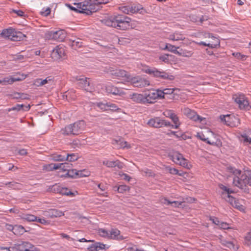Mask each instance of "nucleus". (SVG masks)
I'll use <instances>...</instances> for the list:
<instances>
[{"label": "nucleus", "mask_w": 251, "mask_h": 251, "mask_svg": "<svg viewBox=\"0 0 251 251\" xmlns=\"http://www.w3.org/2000/svg\"><path fill=\"white\" fill-rule=\"evenodd\" d=\"M144 95L146 104L154 103L156 99H160L158 89L145 92Z\"/></svg>", "instance_id": "9d476101"}, {"label": "nucleus", "mask_w": 251, "mask_h": 251, "mask_svg": "<svg viewBox=\"0 0 251 251\" xmlns=\"http://www.w3.org/2000/svg\"><path fill=\"white\" fill-rule=\"evenodd\" d=\"M24 219L28 222H34L37 220V217L33 215H26Z\"/></svg>", "instance_id": "de8ad7c7"}, {"label": "nucleus", "mask_w": 251, "mask_h": 251, "mask_svg": "<svg viewBox=\"0 0 251 251\" xmlns=\"http://www.w3.org/2000/svg\"><path fill=\"white\" fill-rule=\"evenodd\" d=\"M169 55L168 54H164L161 56H160L159 58L160 60L162 61L165 63H168L170 61V59H169Z\"/></svg>", "instance_id": "bf43d9fd"}, {"label": "nucleus", "mask_w": 251, "mask_h": 251, "mask_svg": "<svg viewBox=\"0 0 251 251\" xmlns=\"http://www.w3.org/2000/svg\"><path fill=\"white\" fill-rule=\"evenodd\" d=\"M219 227L220 228L223 229H229L230 227L229 226V225L226 223L221 221L220 224L219 226Z\"/></svg>", "instance_id": "e2e57ef3"}, {"label": "nucleus", "mask_w": 251, "mask_h": 251, "mask_svg": "<svg viewBox=\"0 0 251 251\" xmlns=\"http://www.w3.org/2000/svg\"><path fill=\"white\" fill-rule=\"evenodd\" d=\"M147 124L151 127L159 128L170 125V122L159 117H155L149 120Z\"/></svg>", "instance_id": "9b49d317"}, {"label": "nucleus", "mask_w": 251, "mask_h": 251, "mask_svg": "<svg viewBox=\"0 0 251 251\" xmlns=\"http://www.w3.org/2000/svg\"><path fill=\"white\" fill-rule=\"evenodd\" d=\"M106 92L114 96H122L125 94L122 90L111 85H107L105 87Z\"/></svg>", "instance_id": "aec40b11"}, {"label": "nucleus", "mask_w": 251, "mask_h": 251, "mask_svg": "<svg viewBox=\"0 0 251 251\" xmlns=\"http://www.w3.org/2000/svg\"><path fill=\"white\" fill-rule=\"evenodd\" d=\"M166 169L169 171V173L173 175H178L180 176H182L181 174L178 173V171L176 168H173L170 167H167Z\"/></svg>", "instance_id": "09e8293b"}, {"label": "nucleus", "mask_w": 251, "mask_h": 251, "mask_svg": "<svg viewBox=\"0 0 251 251\" xmlns=\"http://www.w3.org/2000/svg\"><path fill=\"white\" fill-rule=\"evenodd\" d=\"M164 49L175 54H179V52L177 50V49H178V47H176V46L171 44H166Z\"/></svg>", "instance_id": "ea45409f"}, {"label": "nucleus", "mask_w": 251, "mask_h": 251, "mask_svg": "<svg viewBox=\"0 0 251 251\" xmlns=\"http://www.w3.org/2000/svg\"><path fill=\"white\" fill-rule=\"evenodd\" d=\"M131 21L130 18L123 14L113 15L101 20L102 23L106 25L120 30L129 28Z\"/></svg>", "instance_id": "f03ea898"}, {"label": "nucleus", "mask_w": 251, "mask_h": 251, "mask_svg": "<svg viewBox=\"0 0 251 251\" xmlns=\"http://www.w3.org/2000/svg\"><path fill=\"white\" fill-rule=\"evenodd\" d=\"M245 244L248 246H251V231L245 238Z\"/></svg>", "instance_id": "3c124183"}, {"label": "nucleus", "mask_w": 251, "mask_h": 251, "mask_svg": "<svg viewBox=\"0 0 251 251\" xmlns=\"http://www.w3.org/2000/svg\"><path fill=\"white\" fill-rule=\"evenodd\" d=\"M24 104H17L16 106L12 107L11 108H9L8 111H10L12 110L20 111L22 108L24 107Z\"/></svg>", "instance_id": "4d7b16f0"}, {"label": "nucleus", "mask_w": 251, "mask_h": 251, "mask_svg": "<svg viewBox=\"0 0 251 251\" xmlns=\"http://www.w3.org/2000/svg\"><path fill=\"white\" fill-rule=\"evenodd\" d=\"M111 74L114 76V78L126 77L127 79L129 78L128 73L124 70L117 69L112 71Z\"/></svg>", "instance_id": "4be33fe9"}, {"label": "nucleus", "mask_w": 251, "mask_h": 251, "mask_svg": "<svg viewBox=\"0 0 251 251\" xmlns=\"http://www.w3.org/2000/svg\"><path fill=\"white\" fill-rule=\"evenodd\" d=\"M45 213L46 216L51 218L59 217L64 215V213L62 211L55 209H50L49 211H45Z\"/></svg>", "instance_id": "b1692460"}, {"label": "nucleus", "mask_w": 251, "mask_h": 251, "mask_svg": "<svg viewBox=\"0 0 251 251\" xmlns=\"http://www.w3.org/2000/svg\"><path fill=\"white\" fill-rule=\"evenodd\" d=\"M129 190V187L126 185H121L117 188V191L119 193H124L126 191Z\"/></svg>", "instance_id": "37998d69"}, {"label": "nucleus", "mask_w": 251, "mask_h": 251, "mask_svg": "<svg viewBox=\"0 0 251 251\" xmlns=\"http://www.w3.org/2000/svg\"><path fill=\"white\" fill-rule=\"evenodd\" d=\"M219 187L223 191V192L222 193V197H224L226 195L234 193V191L228 188V187L222 184H220L219 185Z\"/></svg>", "instance_id": "2f4dec72"}, {"label": "nucleus", "mask_w": 251, "mask_h": 251, "mask_svg": "<svg viewBox=\"0 0 251 251\" xmlns=\"http://www.w3.org/2000/svg\"><path fill=\"white\" fill-rule=\"evenodd\" d=\"M25 232L24 227L21 225H15L13 233L15 235H22Z\"/></svg>", "instance_id": "f704fd0d"}, {"label": "nucleus", "mask_w": 251, "mask_h": 251, "mask_svg": "<svg viewBox=\"0 0 251 251\" xmlns=\"http://www.w3.org/2000/svg\"><path fill=\"white\" fill-rule=\"evenodd\" d=\"M18 79L13 77H5L0 79V84L2 85H7L12 84L14 82Z\"/></svg>", "instance_id": "72a5a7b5"}, {"label": "nucleus", "mask_w": 251, "mask_h": 251, "mask_svg": "<svg viewBox=\"0 0 251 251\" xmlns=\"http://www.w3.org/2000/svg\"><path fill=\"white\" fill-rule=\"evenodd\" d=\"M6 186L9 188H13L14 189H19L21 187L22 185L15 181L7 182L4 183Z\"/></svg>", "instance_id": "4c0bfd02"}, {"label": "nucleus", "mask_w": 251, "mask_h": 251, "mask_svg": "<svg viewBox=\"0 0 251 251\" xmlns=\"http://www.w3.org/2000/svg\"><path fill=\"white\" fill-rule=\"evenodd\" d=\"M100 235L103 237L109 238V231L102 228H100L99 230Z\"/></svg>", "instance_id": "a18cd8bd"}, {"label": "nucleus", "mask_w": 251, "mask_h": 251, "mask_svg": "<svg viewBox=\"0 0 251 251\" xmlns=\"http://www.w3.org/2000/svg\"><path fill=\"white\" fill-rule=\"evenodd\" d=\"M228 170L233 175V184L245 192L248 193L247 185L251 186V170L242 171L234 167H229Z\"/></svg>", "instance_id": "f257e3e1"}, {"label": "nucleus", "mask_w": 251, "mask_h": 251, "mask_svg": "<svg viewBox=\"0 0 251 251\" xmlns=\"http://www.w3.org/2000/svg\"><path fill=\"white\" fill-rule=\"evenodd\" d=\"M109 238L112 239H116L119 241L125 239L123 235H120V231L117 229H112L109 233Z\"/></svg>", "instance_id": "a878e982"}, {"label": "nucleus", "mask_w": 251, "mask_h": 251, "mask_svg": "<svg viewBox=\"0 0 251 251\" xmlns=\"http://www.w3.org/2000/svg\"><path fill=\"white\" fill-rule=\"evenodd\" d=\"M197 44L199 45H203L204 46H207L208 47L210 48H215V45L214 44H210V43H206L204 42H200L199 43H197Z\"/></svg>", "instance_id": "680f3d73"}, {"label": "nucleus", "mask_w": 251, "mask_h": 251, "mask_svg": "<svg viewBox=\"0 0 251 251\" xmlns=\"http://www.w3.org/2000/svg\"><path fill=\"white\" fill-rule=\"evenodd\" d=\"M66 155L65 160L70 162L75 161L78 159V155L75 153L69 154L66 152Z\"/></svg>", "instance_id": "58836bf2"}, {"label": "nucleus", "mask_w": 251, "mask_h": 251, "mask_svg": "<svg viewBox=\"0 0 251 251\" xmlns=\"http://www.w3.org/2000/svg\"><path fill=\"white\" fill-rule=\"evenodd\" d=\"M65 33L63 30L49 31L45 33V38L48 40H54L59 42L63 41L65 38Z\"/></svg>", "instance_id": "0eeeda50"}, {"label": "nucleus", "mask_w": 251, "mask_h": 251, "mask_svg": "<svg viewBox=\"0 0 251 251\" xmlns=\"http://www.w3.org/2000/svg\"><path fill=\"white\" fill-rule=\"evenodd\" d=\"M1 35L2 37L14 41H20L24 35L21 32L16 31L13 28L3 29L1 33Z\"/></svg>", "instance_id": "423d86ee"}, {"label": "nucleus", "mask_w": 251, "mask_h": 251, "mask_svg": "<svg viewBox=\"0 0 251 251\" xmlns=\"http://www.w3.org/2000/svg\"><path fill=\"white\" fill-rule=\"evenodd\" d=\"M232 99L238 104L240 109H249V103L244 94H234L233 95Z\"/></svg>", "instance_id": "6e6552de"}, {"label": "nucleus", "mask_w": 251, "mask_h": 251, "mask_svg": "<svg viewBox=\"0 0 251 251\" xmlns=\"http://www.w3.org/2000/svg\"><path fill=\"white\" fill-rule=\"evenodd\" d=\"M66 175L72 178H78V171L70 168Z\"/></svg>", "instance_id": "e433bc0d"}, {"label": "nucleus", "mask_w": 251, "mask_h": 251, "mask_svg": "<svg viewBox=\"0 0 251 251\" xmlns=\"http://www.w3.org/2000/svg\"><path fill=\"white\" fill-rule=\"evenodd\" d=\"M184 114L189 119L194 121H202V118L194 111L189 108H185L183 110Z\"/></svg>", "instance_id": "dca6fc26"}, {"label": "nucleus", "mask_w": 251, "mask_h": 251, "mask_svg": "<svg viewBox=\"0 0 251 251\" xmlns=\"http://www.w3.org/2000/svg\"><path fill=\"white\" fill-rule=\"evenodd\" d=\"M69 44L75 49L80 48L82 46V42H81V39L79 38L70 39Z\"/></svg>", "instance_id": "c756f323"}, {"label": "nucleus", "mask_w": 251, "mask_h": 251, "mask_svg": "<svg viewBox=\"0 0 251 251\" xmlns=\"http://www.w3.org/2000/svg\"><path fill=\"white\" fill-rule=\"evenodd\" d=\"M171 119L174 123V125L170 123V125L166 126V127H169L172 128L177 129L180 125V122H179L178 117L175 114V115H172L171 116Z\"/></svg>", "instance_id": "cd10ccee"}, {"label": "nucleus", "mask_w": 251, "mask_h": 251, "mask_svg": "<svg viewBox=\"0 0 251 251\" xmlns=\"http://www.w3.org/2000/svg\"><path fill=\"white\" fill-rule=\"evenodd\" d=\"M85 127V122L79 120L65 126L61 129V132L65 136H76L83 133Z\"/></svg>", "instance_id": "7ed1b4c3"}, {"label": "nucleus", "mask_w": 251, "mask_h": 251, "mask_svg": "<svg viewBox=\"0 0 251 251\" xmlns=\"http://www.w3.org/2000/svg\"><path fill=\"white\" fill-rule=\"evenodd\" d=\"M129 98L133 101L137 103L146 104L144 93L138 94L134 93L130 94Z\"/></svg>", "instance_id": "6ab92c4d"}, {"label": "nucleus", "mask_w": 251, "mask_h": 251, "mask_svg": "<svg viewBox=\"0 0 251 251\" xmlns=\"http://www.w3.org/2000/svg\"><path fill=\"white\" fill-rule=\"evenodd\" d=\"M159 95H160V99H164L165 96L167 95H170L173 93L174 89H164L163 90L158 89Z\"/></svg>", "instance_id": "473e14b6"}, {"label": "nucleus", "mask_w": 251, "mask_h": 251, "mask_svg": "<svg viewBox=\"0 0 251 251\" xmlns=\"http://www.w3.org/2000/svg\"><path fill=\"white\" fill-rule=\"evenodd\" d=\"M63 163H55V164H51L50 165V166L52 168V170H57L60 169L61 167L63 166Z\"/></svg>", "instance_id": "052dcab7"}, {"label": "nucleus", "mask_w": 251, "mask_h": 251, "mask_svg": "<svg viewBox=\"0 0 251 251\" xmlns=\"http://www.w3.org/2000/svg\"><path fill=\"white\" fill-rule=\"evenodd\" d=\"M89 79V78L84 76H76L75 78L76 84L78 86L87 91H90V82L88 80Z\"/></svg>", "instance_id": "4468645a"}, {"label": "nucleus", "mask_w": 251, "mask_h": 251, "mask_svg": "<svg viewBox=\"0 0 251 251\" xmlns=\"http://www.w3.org/2000/svg\"><path fill=\"white\" fill-rule=\"evenodd\" d=\"M52 58L58 59L65 56V50L60 45L57 46L54 48L51 53Z\"/></svg>", "instance_id": "2eb2a0df"}, {"label": "nucleus", "mask_w": 251, "mask_h": 251, "mask_svg": "<svg viewBox=\"0 0 251 251\" xmlns=\"http://www.w3.org/2000/svg\"><path fill=\"white\" fill-rule=\"evenodd\" d=\"M108 106L107 110L116 111L119 109L118 106L115 104L111 102H108Z\"/></svg>", "instance_id": "13d9d810"}, {"label": "nucleus", "mask_w": 251, "mask_h": 251, "mask_svg": "<svg viewBox=\"0 0 251 251\" xmlns=\"http://www.w3.org/2000/svg\"><path fill=\"white\" fill-rule=\"evenodd\" d=\"M232 55L236 58L242 60H244V58L245 57V55L241 54L240 52H234L232 53Z\"/></svg>", "instance_id": "69168bd1"}, {"label": "nucleus", "mask_w": 251, "mask_h": 251, "mask_svg": "<svg viewBox=\"0 0 251 251\" xmlns=\"http://www.w3.org/2000/svg\"><path fill=\"white\" fill-rule=\"evenodd\" d=\"M96 105L99 108L103 110H107V108H108V102H98Z\"/></svg>", "instance_id": "c03bdc74"}, {"label": "nucleus", "mask_w": 251, "mask_h": 251, "mask_svg": "<svg viewBox=\"0 0 251 251\" xmlns=\"http://www.w3.org/2000/svg\"><path fill=\"white\" fill-rule=\"evenodd\" d=\"M144 72L160 79L173 80L175 79V76L171 73L159 70L155 68H147L145 69Z\"/></svg>", "instance_id": "20e7f679"}, {"label": "nucleus", "mask_w": 251, "mask_h": 251, "mask_svg": "<svg viewBox=\"0 0 251 251\" xmlns=\"http://www.w3.org/2000/svg\"><path fill=\"white\" fill-rule=\"evenodd\" d=\"M223 198L225 199L226 201L229 202L231 205L236 201L235 199L230 196V194L226 195Z\"/></svg>", "instance_id": "8fccbe9b"}, {"label": "nucleus", "mask_w": 251, "mask_h": 251, "mask_svg": "<svg viewBox=\"0 0 251 251\" xmlns=\"http://www.w3.org/2000/svg\"><path fill=\"white\" fill-rule=\"evenodd\" d=\"M12 12L16 13L18 16L23 17L25 16V13L21 10H12Z\"/></svg>", "instance_id": "0e129e2a"}, {"label": "nucleus", "mask_w": 251, "mask_h": 251, "mask_svg": "<svg viewBox=\"0 0 251 251\" xmlns=\"http://www.w3.org/2000/svg\"><path fill=\"white\" fill-rule=\"evenodd\" d=\"M130 11L131 13H141V12L140 11L141 10H143V7L142 5L139 3H134L131 6H130Z\"/></svg>", "instance_id": "7c9ffc66"}, {"label": "nucleus", "mask_w": 251, "mask_h": 251, "mask_svg": "<svg viewBox=\"0 0 251 251\" xmlns=\"http://www.w3.org/2000/svg\"><path fill=\"white\" fill-rule=\"evenodd\" d=\"M61 194L66 196H74V193L72 192L71 191L67 188H61Z\"/></svg>", "instance_id": "a19ab883"}, {"label": "nucleus", "mask_w": 251, "mask_h": 251, "mask_svg": "<svg viewBox=\"0 0 251 251\" xmlns=\"http://www.w3.org/2000/svg\"><path fill=\"white\" fill-rule=\"evenodd\" d=\"M66 151H63L60 154L53 153L51 155V159L54 161H65Z\"/></svg>", "instance_id": "c85d7f7f"}, {"label": "nucleus", "mask_w": 251, "mask_h": 251, "mask_svg": "<svg viewBox=\"0 0 251 251\" xmlns=\"http://www.w3.org/2000/svg\"><path fill=\"white\" fill-rule=\"evenodd\" d=\"M90 175V172L86 170L78 171V178L88 176Z\"/></svg>", "instance_id": "49530a36"}, {"label": "nucleus", "mask_w": 251, "mask_h": 251, "mask_svg": "<svg viewBox=\"0 0 251 251\" xmlns=\"http://www.w3.org/2000/svg\"><path fill=\"white\" fill-rule=\"evenodd\" d=\"M21 251H39V249L28 242H22L19 244Z\"/></svg>", "instance_id": "f3484780"}, {"label": "nucleus", "mask_w": 251, "mask_h": 251, "mask_svg": "<svg viewBox=\"0 0 251 251\" xmlns=\"http://www.w3.org/2000/svg\"><path fill=\"white\" fill-rule=\"evenodd\" d=\"M89 251H100L102 250H106L105 245L100 242H96L87 247Z\"/></svg>", "instance_id": "393cba45"}, {"label": "nucleus", "mask_w": 251, "mask_h": 251, "mask_svg": "<svg viewBox=\"0 0 251 251\" xmlns=\"http://www.w3.org/2000/svg\"><path fill=\"white\" fill-rule=\"evenodd\" d=\"M211 39L212 41H210L208 43L215 44V48H217V46H220V42L219 39L218 38L213 36Z\"/></svg>", "instance_id": "603ef678"}, {"label": "nucleus", "mask_w": 251, "mask_h": 251, "mask_svg": "<svg viewBox=\"0 0 251 251\" xmlns=\"http://www.w3.org/2000/svg\"><path fill=\"white\" fill-rule=\"evenodd\" d=\"M210 220H211L212 221V222L214 224H215V225H217L218 226H219V225L220 224L221 222V221H220L219 220L218 218H215V217H211L210 218Z\"/></svg>", "instance_id": "774afa93"}, {"label": "nucleus", "mask_w": 251, "mask_h": 251, "mask_svg": "<svg viewBox=\"0 0 251 251\" xmlns=\"http://www.w3.org/2000/svg\"><path fill=\"white\" fill-rule=\"evenodd\" d=\"M131 83L134 87L138 88L145 87L150 85V82L147 79L139 77H134L130 79Z\"/></svg>", "instance_id": "ddd939ff"}, {"label": "nucleus", "mask_w": 251, "mask_h": 251, "mask_svg": "<svg viewBox=\"0 0 251 251\" xmlns=\"http://www.w3.org/2000/svg\"><path fill=\"white\" fill-rule=\"evenodd\" d=\"M102 164L108 168L117 167L119 169H121L124 167V163L119 160H117L116 161H110L105 159L102 161Z\"/></svg>", "instance_id": "a211bd4d"}, {"label": "nucleus", "mask_w": 251, "mask_h": 251, "mask_svg": "<svg viewBox=\"0 0 251 251\" xmlns=\"http://www.w3.org/2000/svg\"><path fill=\"white\" fill-rule=\"evenodd\" d=\"M112 144L118 149H129L131 147L130 145L127 142L121 138H119V140H114L112 142Z\"/></svg>", "instance_id": "5701e85b"}, {"label": "nucleus", "mask_w": 251, "mask_h": 251, "mask_svg": "<svg viewBox=\"0 0 251 251\" xmlns=\"http://www.w3.org/2000/svg\"><path fill=\"white\" fill-rule=\"evenodd\" d=\"M130 6H124L121 7V10L124 13L129 14L131 13Z\"/></svg>", "instance_id": "5fc2aeb1"}, {"label": "nucleus", "mask_w": 251, "mask_h": 251, "mask_svg": "<svg viewBox=\"0 0 251 251\" xmlns=\"http://www.w3.org/2000/svg\"><path fill=\"white\" fill-rule=\"evenodd\" d=\"M176 41L184 40L185 37L183 35L178 32H175Z\"/></svg>", "instance_id": "6e6d98bb"}, {"label": "nucleus", "mask_w": 251, "mask_h": 251, "mask_svg": "<svg viewBox=\"0 0 251 251\" xmlns=\"http://www.w3.org/2000/svg\"><path fill=\"white\" fill-rule=\"evenodd\" d=\"M9 251H21L19 249V244H15L14 246L8 248Z\"/></svg>", "instance_id": "338daca9"}, {"label": "nucleus", "mask_w": 251, "mask_h": 251, "mask_svg": "<svg viewBox=\"0 0 251 251\" xmlns=\"http://www.w3.org/2000/svg\"><path fill=\"white\" fill-rule=\"evenodd\" d=\"M196 137L201 140L206 142L207 144L213 146H219L221 144L220 140H216V141H211L208 138H205L204 135L202 133H197Z\"/></svg>", "instance_id": "412c9836"}, {"label": "nucleus", "mask_w": 251, "mask_h": 251, "mask_svg": "<svg viewBox=\"0 0 251 251\" xmlns=\"http://www.w3.org/2000/svg\"><path fill=\"white\" fill-rule=\"evenodd\" d=\"M221 121L228 126H237L240 124V120L238 118L234 116H230V115H221L220 116Z\"/></svg>", "instance_id": "f8f14e48"}, {"label": "nucleus", "mask_w": 251, "mask_h": 251, "mask_svg": "<svg viewBox=\"0 0 251 251\" xmlns=\"http://www.w3.org/2000/svg\"><path fill=\"white\" fill-rule=\"evenodd\" d=\"M169 156L171 159L176 164H178L183 167L187 168L188 162L187 159L184 158L182 154L178 152H174Z\"/></svg>", "instance_id": "1a4fd4ad"}, {"label": "nucleus", "mask_w": 251, "mask_h": 251, "mask_svg": "<svg viewBox=\"0 0 251 251\" xmlns=\"http://www.w3.org/2000/svg\"><path fill=\"white\" fill-rule=\"evenodd\" d=\"M52 78H50V77H48L44 79H37L35 83L36 85L37 86H42L44 85L47 83H48L49 82H52Z\"/></svg>", "instance_id": "c9c22d12"}, {"label": "nucleus", "mask_w": 251, "mask_h": 251, "mask_svg": "<svg viewBox=\"0 0 251 251\" xmlns=\"http://www.w3.org/2000/svg\"><path fill=\"white\" fill-rule=\"evenodd\" d=\"M61 187H60L59 185H58L57 184H55L52 186H51V187L50 188V191L55 193H61Z\"/></svg>", "instance_id": "79ce46f5"}, {"label": "nucleus", "mask_w": 251, "mask_h": 251, "mask_svg": "<svg viewBox=\"0 0 251 251\" xmlns=\"http://www.w3.org/2000/svg\"><path fill=\"white\" fill-rule=\"evenodd\" d=\"M240 140L243 141L244 143H251V129L245 130L244 132L241 134Z\"/></svg>", "instance_id": "bb28decb"}, {"label": "nucleus", "mask_w": 251, "mask_h": 251, "mask_svg": "<svg viewBox=\"0 0 251 251\" xmlns=\"http://www.w3.org/2000/svg\"><path fill=\"white\" fill-rule=\"evenodd\" d=\"M74 4L77 5V7L79 9V13H83L87 15H91L97 10L94 4L87 0L77 3H74Z\"/></svg>", "instance_id": "39448f33"}, {"label": "nucleus", "mask_w": 251, "mask_h": 251, "mask_svg": "<svg viewBox=\"0 0 251 251\" xmlns=\"http://www.w3.org/2000/svg\"><path fill=\"white\" fill-rule=\"evenodd\" d=\"M63 163V166L61 167V170H62L64 172H67L68 171V170L70 168H71V165L72 164L69 163Z\"/></svg>", "instance_id": "864d4df0"}]
</instances>
